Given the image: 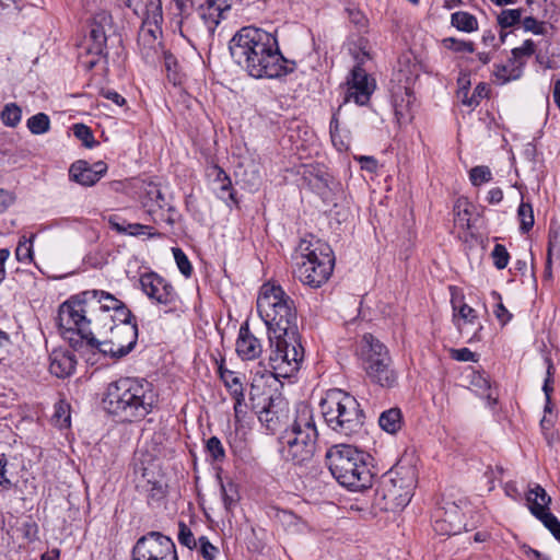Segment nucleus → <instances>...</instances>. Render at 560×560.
I'll list each match as a JSON object with an SVG mask.
<instances>
[{"label": "nucleus", "instance_id": "obj_40", "mask_svg": "<svg viewBox=\"0 0 560 560\" xmlns=\"http://www.w3.org/2000/svg\"><path fill=\"white\" fill-rule=\"evenodd\" d=\"M206 451L214 462H223L225 458V450L222 442L217 436H211L207 440Z\"/></svg>", "mask_w": 560, "mask_h": 560}, {"label": "nucleus", "instance_id": "obj_35", "mask_svg": "<svg viewBox=\"0 0 560 560\" xmlns=\"http://www.w3.org/2000/svg\"><path fill=\"white\" fill-rule=\"evenodd\" d=\"M220 486L224 508L231 510L238 501L237 486L233 481L224 483L222 480Z\"/></svg>", "mask_w": 560, "mask_h": 560}, {"label": "nucleus", "instance_id": "obj_63", "mask_svg": "<svg viewBox=\"0 0 560 560\" xmlns=\"http://www.w3.org/2000/svg\"><path fill=\"white\" fill-rule=\"evenodd\" d=\"M503 199V191L501 188L495 187L488 191L487 201L491 205H497Z\"/></svg>", "mask_w": 560, "mask_h": 560}, {"label": "nucleus", "instance_id": "obj_29", "mask_svg": "<svg viewBox=\"0 0 560 560\" xmlns=\"http://www.w3.org/2000/svg\"><path fill=\"white\" fill-rule=\"evenodd\" d=\"M26 125L33 135H44L50 129V119L45 113H38L30 117Z\"/></svg>", "mask_w": 560, "mask_h": 560}, {"label": "nucleus", "instance_id": "obj_6", "mask_svg": "<svg viewBox=\"0 0 560 560\" xmlns=\"http://www.w3.org/2000/svg\"><path fill=\"white\" fill-rule=\"evenodd\" d=\"M318 433L312 410L302 406L292 424L282 433L280 454L283 460L303 466L312 460Z\"/></svg>", "mask_w": 560, "mask_h": 560}, {"label": "nucleus", "instance_id": "obj_47", "mask_svg": "<svg viewBox=\"0 0 560 560\" xmlns=\"http://www.w3.org/2000/svg\"><path fill=\"white\" fill-rule=\"evenodd\" d=\"M197 548L198 552L206 560H214L219 552L218 548L213 546L206 536L199 537Z\"/></svg>", "mask_w": 560, "mask_h": 560}, {"label": "nucleus", "instance_id": "obj_56", "mask_svg": "<svg viewBox=\"0 0 560 560\" xmlns=\"http://www.w3.org/2000/svg\"><path fill=\"white\" fill-rule=\"evenodd\" d=\"M55 418L60 421V425L68 427L70 425V415L67 413V408L63 405L56 406Z\"/></svg>", "mask_w": 560, "mask_h": 560}, {"label": "nucleus", "instance_id": "obj_27", "mask_svg": "<svg viewBox=\"0 0 560 560\" xmlns=\"http://www.w3.org/2000/svg\"><path fill=\"white\" fill-rule=\"evenodd\" d=\"M524 62H520V66L510 65H495L493 75L500 84H505L512 80H517L522 75V67Z\"/></svg>", "mask_w": 560, "mask_h": 560}, {"label": "nucleus", "instance_id": "obj_51", "mask_svg": "<svg viewBox=\"0 0 560 560\" xmlns=\"http://www.w3.org/2000/svg\"><path fill=\"white\" fill-rule=\"evenodd\" d=\"M8 465V459L5 457L4 454H0V486L3 488V489H11L13 483L11 482V480L9 478H7L5 474H7V467Z\"/></svg>", "mask_w": 560, "mask_h": 560}, {"label": "nucleus", "instance_id": "obj_46", "mask_svg": "<svg viewBox=\"0 0 560 560\" xmlns=\"http://www.w3.org/2000/svg\"><path fill=\"white\" fill-rule=\"evenodd\" d=\"M455 222L462 228H470V212L467 209V202L458 200L454 207Z\"/></svg>", "mask_w": 560, "mask_h": 560}, {"label": "nucleus", "instance_id": "obj_34", "mask_svg": "<svg viewBox=\"0 0 560 560\" xmlns=\"http://www.w3.org/2000/svg\"><path fill=\"white\" fill-rule=\"evenodd\" d=\"M471 385L476 388L477 393L487 398L490 404H495V398L492 397L491 386L489 380L481 373H474Z\"/></svg>", "mask_w": 560, "mask_h": 560}, {"label": "nucleus", "instance_id": "obj_45", "mask_svg": "<svg viewBox=\"0 0 560 560\" xmlns=\"http://www.w3.org/2000/svg\"><path fill=\"white\" fill-rule=\"evenodd\" d=\"M178 529L179 544L187 547L190 550L197 548L198 540H196L192 532L184 522H179Z\"/></svg>", "mask_w": 560, "mask_h": 560}, {"label": "nucleus", "instance_id": "obj_4", "mask_svg": "<svg viewBox=\"0 0 560 560\" xmlns=\"http://www.w3.org/2000/svg\"><path fill=\"white\" fill-rule=\"evenodd\" d=\"M158 401L153 384L138 377H120L109 383L102 399L106 412L130 423L144 419Z\"/></svg>", "mask_w": 560, "mask_h": 560}, {"label": "nucleus", "instance_id": "obj_60", "mask_svg": "<svg viewBox=\"0 0 560 560\" xmlns=\"http://www.w3.org/2000/svg\"><path fill=\"white\" fill-rule=\"evenodd\" d=\"M144 229H148V225H143L140 223H127V228H125L124 234L138 236L144 233Z\"/></svg>", "mask_w": 560, "mask_h": 560}, {"label": "nucleus", "instance_id": "obj_33", "mask_svg": "<svg viewBox=\"0 0 560 560\" xmlns=\"http://www.w3.org/2000/svg\"><path fill=\"white\" fill-rule=\"evenodd\" d=\"M90 39L92 45L89 48H93L95 55L103 56L105 54L107 37L101 25H95L90 31Z\"/></svg>", "mask_w": 560, "mask_h": 560}, {"label": "nucleus", "instance_id": "obj_28", "mask_svg": "<svg viewBox=\"0 0 560 560\" xmlns=\"http://www.w3.org/2000/svg\"><path fill=\"white\" fill-rule=\"evenodd\" d=\"M533 515L538 518L546 528L552 534V536L560 541V522L559 520L548 511H541L540 508H535Z\"/></svg>", "mask_w": 560, "mask_h": 560}, {"label": "nucleus", "instance_id": "obj_5", "mask_svg": "<svg viewBox=\"0 0 560 560\" xmlns=\"http://www.w3.org/2000/svg\"><path fill=\"white\" fill-rule=\"evenodd\" d=\"M328 468L345 488L362 491L372 486L373 474L365 462V454L349 444L332 445L326 453Z\"/></svg>", "mask_w": 560, "mask_h": 560}, {"label": "nucleus", "instance_id": "obj_10", "mask_svg": "<svg viewBox=\"0 0 560 560\" xmlns=\"http://www.w3.org/2000/svg\"><path fill=\"white\" fill-rule=\"evenodd\" d=\"M131 560H178V556L171 537L152 530L137 539Z\"/></svg>", "mask_w": 560, "mask_h": 560}, {"label": "nucleus", "instance_id": "obj_18", "mask_svg": "<svg viewBox=\"0 0 560 560\" xmlns=\"http://www.w3.org/2000/svg\"><path fill=\"white\" fill-rule=\"evenodd\" d=\"M267 402L261 410L258 411V419L266 427L267 430L275 432L282 417V405L284 401L280 397H268L265 399Z\"/></svg>", "mask_w": 560, "mask_h": 560}, {"label": "nucleus", "instance_id": "obj_36", "mask_svg": "<svg viewBox=\"0 0 560 560\" xmlns=\"http://www.w3.org/2000/svg\"><path fill=\"white\" fill-rule=\"evenodd\" d=\"M522 13V9L502 10L498 15V24L501 26V28L512 27L521 22Z\"/></svg>", "mask_w": 560, "mask_h": 560}, {"label": "nucleus", "instance_id": "obj_44", "mask_svg": "<svg viewBox=\"0 0 560 560\" xmlns=\"http://www.w3.org/2000/svg\"><path fill=\"white\" fill-rule=\"evenodd\" d=\"M491 257L493 260V265L497 269L502 270L504 269L510 260V254L504 245L502 244H495Z\"/></svg>", "mask_w": 560, "mask_h": 560}, {"label": "nucleus", "instance_id": "obj_59", "mask_svg": "<svg viewBox=\"0 0 560 560\" xmlns=\"http://www.w3.org/2000/svg\"><path fill=\"white\" fill-rule=\"evenodd\" d=\"M200 20L202 23V26L205 27V32L208 37L212 36L214 33L215 26L218 25V21L214 19H208L206 14L200 15Z\"/></svg>", "mask_w": 560, "mask_h": 560}, {"label": "nucleus", "instance_id": "obj_37", "mask_svg": "<svg viewBox=\"0 0 560 560\" xmlns=\"http://www.w3.org/2000/svg\"><path fill=\"white\" fill-rule=\"evenodd\" d=\"M73 135L78 138L82 144L86 148H93L98 142L94 139L93 132L90 127L84 124H74L72 127Z\"/></svg>", "mask_w": 560, "mask_h": 560}, {"label": "nucleus", "instance_id": "obj_62", "mask_svg": "<svg viewBox=\"0 0 560 560\" xmlns=\"http://www.w3.org/2000/svg\"><path fill=\"white\" fill-rule=\"evenodd\" d=\"M468 93H469V90L467 86L459 89L458 94L463 96L462 103L469 107L478 106V100H476V97L468 96Z\"/></svg>", "mask_w": 560, "mask_h": 560}, {"label": "nucleus", "instance_id": "obj_20", "mask_svg": "<svg viewBox=\"0 0 560 560\" xmlns=\"http://www.w3.org/2000/svg\"><path fill=\"white\" fill-rule=\"evenodd\" d=\"M138 47L142 56V59L148 63L155 62L163 51L161 40H155L154 38L145 37V35L138 36Z\"/></svg>", "mask_w": 560, "mask_h": 560}, {"label": "nucleus", "instance_id": "obj_58", "mask_svg": "<svg viewBox=\"0 0 560 560\" xmlns=\"http://www.w3.org/2000/svg\"><path fill=\"white\" fill-rule=\"evenodd\" d=\"M101 93L105 98L114 102L118 106H122L126 103L125 98L114 90H102Z\"/></svg>", "mask_w": 560, "mask_h": 560}, {"label": "nucleus", "instance_id": "obj_1", "mask_svg": "<svg viewBox=\"0 0 560 560\" xmlns=\"http://www.w3.org/2000/svg\"><path fill=\"white\" fill-rule=\"evenodd\" d=\"M62 338L80 355L100 352L121 359L138 340V325L127 305L103 290H86L59 306Z\"/></svg>", "mask_w": 560, "mask_h": 560}, {"label": "nucleus", "instance_id": "obj_52", "mask_svg": "<svg viewBox=\"0 0 560 560\" xmlns=\"http://www.w3.org/2000/svg\"><path fill=\"white\" fill-rule=\"evenodd\" d=\"M89 56H90V58H84L83 56L80 57V63L86 70L93 69L98 63V61L102 57V56L95 55L93 48H88V57Z\"/></svg>", "mask_w": 560, "mask_h": 560}, {"label": "nucleus", "instance_id": "obj_32", "mask_svg": "<svg viewBox=\"0 0 560 560\" xmlns=\"http://www.w3.org/2000/svg\"><path fill=\"white\" fill-rule=\"evenodd\" d=\"M433 529L436 534L447 535V536L460 534L463 530L458 526L455 527V525H453V523L451 521L442 517V513H440L438 511H435V513H434Z\"/></svg>", "mask_w": 560, "mask_h": 560}, {"label": "nucleus", "instance_id": "obj_41", "mask_svg": "<svg viewBox=\"0 0 560 560\" xmlns=\"http://www.w3.org/2000/svg\"><path fill=\"white\" fill-rule=\"evenodd\" d=\"M535 52V44L532 39H526L521 47L513 48L511 54L512 57L509 59V62L516 66H520L521 59L523 57H530Z\"/></svg>", "mask_w": 560, "mask_h": 560}, {"label": "nucleus", "instance_id": "obj_57", "mask_svg": "<svg viewBox=\"0 0 560 560\" xmlns=\"http://www.w3.org/2000/svg\"><path fill=\"white\" fill-rule=\"evenodd\" d=\"M108 223L113 230L117 233L124 234L125 228H127V222L121 220L118 215H110L108 219Z\"/></svg>", "mask_w": 560, "mask_h": 560}, {"label": "nucleus", "instance_id": "obj_14", "mask_svg": "<svg viewBox=\"0 0 560 560\" xmlns=\"http://www.w3.org/2000/svg\"><path fill=\"white\" fill-rule=\"evenodd\" d=\"M71 349H73L71 347ZM74 350L66 348H55L49 353V372L58 378L70 377L77 369V358Z\"/></svg>", "mask_w": 560, "mask_h": 560}, {"label": "nucleus", "instance_id": "obj_13", "mask_svg": "<svg viewBox=\"0 0 560 560\" xmlns=\"http://www.w3.org/2000/svg\"><path fill=\"white\" fill-rule=\"evenodd\" d=\"M107 172V164L103 161L90 164L86 161L79 160L74 162L69 170L71 180L82 186L95 185Z\"/></svg>", "mask_w": 560, "mask_h": 560}, {"label": "nucleus", "instance_id": "obj_16", "mask_svg": "<svg viewBox=\"0 0 560 560\" xmlns=\"http://www.w3.org/2000/svg\"><path fill=\"white\" fill-rule=\"evenodd\" d=\"M236 352L243 360H255L262 352L260 340L254 336L247 323L240 327L236 339Z\"/></svg>", "mask_w": 560, "mask_h": 560}, {"label": "nucleus", "instance_id": "obj_26", "mask_svg": "<svg viewBox=\"0 0 560 560\" xmlns=\"http://www.w3.org/2000/svg\"><path fill=\"white\" fill-rule=\"evenodd\" d=\"M451 24L458 31L465 33H471L478 30V21L476 16L465 11L452 13Z\"/></svg>", "mask_w": 560, "mask_h": 560}, {"label": "nucleus", "instance_id": "obj_54", "mask_svg": "<svg viewBox=\"0 0 560 560\" xmlns=\"http://www.w3.org/2000/svg\"><path fill=\"white\" fill-rule=\"evenodd\" d=\"M147 196L158 208L162 209L164 207V196L156 186H152Z\"/></svg>", "mask_w": 560, "mask_h": 560}, {"label": "nucleus", "instance_id": "obj_30", "mask_svg": "<svg viewBox=\"0 0 560 560\" xmlns=\"http://www.w3.org/2000/svg\"><path fill=\"white\" fill-rule=\"evenodd\" d=\"M0 118L5 126L16 127L22 118V109L15 103H9L1 110Z\"/></svg>", "mask_w": 560, "mask_h": 560}, {"label": "nucleus", "instance_id": "obj_53", "mask_svg": "<svg viewBox=\"0 0 560 560\" xmlns=\"http://www.w3.org/2000/svg\"><path fill=\"white\" fill-rule=\"evenodd\" d=\"M341 107L342 105H340L338 107V109L332 114V117L330 119V124H329V131H330V137H331V140H332V143L337 147V136H338V130H339V119H338V116L341 112Z\"/></svg>", "mask_w": 560, "mask_h": 560}, {"label": "nucleus", "instance_id": "obj_9", "mask_svg": "<svg viewBox=\"0 0 560 560\" xmlns=\"http://www.w3.org/2000/svg\"><path fill=\"white\" fill-rule=\"evenodd\" d=\"M362 366L369 378L385 388L397 384L398 375L392 366V358L385 345L371 334L361 341Z\"/></svg>", "mask_w": 560, "mask_h": 560}, {"label": "nucleus", "instance_id": "obj_15", "mask_svg": "<svg viewBox=\"0 0 560 560\" xmlns=\"http://www.w3.org/2000/svg\"><path fill=\"white\" fill-rule=\"evenodd\" d=\"M163 23V12L161 0H147L145 18L139 31V35L160 40L159 36L162 35L161 25Z\"/></svg>", "mask_w": 560, "mask_h": 560}, {"label": "nucleus", "instance_id": "obj_64", "mask_svg": "<svg viewBox=\"0 0 560 560\" xmlns=\"http://www.w3.org/2000/svg\"><path fill=\"white\" fill-rule=\"evenodd\" d=\"M358 160L361 163L362 168H365L370 172L375 171L377 167V162L373 156L362 155Z\"/></svg>", "mask_w": 560, "mask_h": 560}, {"label": "nucleus", "instance_id": "obj_22", "mask_svg": "<svg viewBox=\"0 0 560 560\" xmlns=\"http://www.w3.org/2000/svg\"><path fill=\"white\" fill-rule=\"evenodd\" d=\"M224 360H221V363L218 366V373L225 387L230 392L231 396H242L244 394L243 382L240 376L235 374V372L226 369L223 364Z\"/></svg>", "mask_w": 560, "mask_h": 560}, {"label": "nucleus", "instance_id": "obj_24", "mask_svg": "<svg viewBox=\"0 0 560 560\" xmlns=\"http://www.w3.org/2000/svg\"><path fill=\"white\" fill-rule=\"evenodd\" d=\"M465 501L459 500L458 502L445 501L442 506H440L436 511L442 513V517L448 520L455 525V527H460L465 529L466 524L464 523V514L462 512V504Z\"/></svg>", "mask_w": 560, "mask_h": 560}, {"label": "nucleus", "instance_id": "obj_55", "mask_svg": "<svg viewBox=\"0 0 560 560\" xmlns=\"http://www.w3.org/2000/svg\"><path fill=\"white\" fill-rule=\"evenodd\" d=\"M494 314H495V317L498 318V320L502 325H505L512 318V314L506 310V307L503 305L502 302H499L497 304V308L494 310Z\"/></svg>", "mask_w": 560, "mask_h": 560}, {"label": "nucleus", "instance_id": "obj_11", "mask_svg": "<svg viewBox=\"0 0 560 560\" xmlns=\"http://www.w3.org/2000/svg\"><path fill=\"white\" fill-rule=\"evenodd\" d=\"M140 284L145 295L158 304L172 310L177 302L174 287L158 273L150 272L140 277Z\"/></svg>", "mask_w": 560, "mask_h": 560}, {"label": "nucleus", "instance_id": "obj_39", "mask_svg": "<svg viewBox=\"0 0 560 560\" xmlns=\"http://www.w3.org/2000/svg\"><path fill=\"white\" fill-rule=\"evenodd\" d=\"M469 179L474 186L489 183L492 180L491 170L486 165L475 166L469 171Z\"/></svg>", "mask_w": 560, "mask_h": 560}, {"label": "nucleus", "instance_id": "obj_23", "mask_svg": "<svg viewBox=\"0 0 560 560\" xmlns=\"http://www.w3.org/2000/svg\"><path fill=\"white\" fill-rule=\"evenodd\" d=\"M380 427L387 433L398 432L402 425V413L397 407L383 411L378 418Z\"/></svg>", "mask_w": 560, "mask_h": 560}, {"label": "nucleus", "instance_id": "obj_8", "mask_svg": "<svg viewBox=\"0 0 560 560\" xmlns=\"http://www.w3.org/2000/svg\"><path fill=\"white\" fill-rule=\"evenodd\" d=\"M296 257V267L294 276L310 288L322 287L331 276L335 257L330 246L316 240L314 243L310 240H301Z\"/></svg>", "mask_w": 560, "mask_h": 560}, {"label": "nucleus", "instance_id": "obj_48", "mask_svg": "<svg viewBox=\"0 0 560 560\" xmlns=\"http://www.w3.org/2000/svg\"><path fill=\"white\" fill-rule=\"evenodd\" d=\"M451 358L459 362H477L478 355L468 348L451 349Z\"/></svg>", "mask_w": 560, "mask_h": 560}, {"label": "nucleus", "instance_id": "obj_7", "mask_svg": "<svg viewBox=\"0 0 560 560\" xmlns=\"http://www.w3.org/2000/svg\"><path fill=\"white\" fill-rule=\"evenodd\" d=\"M319 406L325 423L331 431L343 436L361 431L365 417L354 396L338 388L330 389Z\"/></svg>", "mask_w": 560, "mask_h": 560}, {"label": "nucleus", "instance_id": "obj_3", "mask_svg": "<svg viewBox=\"0 0 560 560\" xmlns=\"http://www.w3.org/2000/svg\"><path fill=\"white\" fill-rule=\"evenodd\" d=\"M229 49L233 60L255 79H277L295 69V62L281 54L277 38L258 27H242Z\"/></svg>", "mask_w": 560, "mask_h": 560}, {"label": "nucleus", "instance_id": "obj_43", "mask_svg": "<svg viewBox=\"0 0 560 560\" xmlns=\"http://www.w3.org/2000/svg\"><path fill=\"white\" fill-rule=\"evenodd\" d=\"M174 259L179 271L186 277H190L192 273V266L187 257V255L179 247L172 248Z\"/></svg>", "mask_w": 560, "mask_h": 560}, {"label": "nucleus", "instance_id": "obj_12", "mask_svg": "<svg viewBox=\"0 0 560 560\" xmlns=\"http://www.w3.org/2000/svg\"><path fill=\"white\" fill-rule=\"evenodd\" d=\"M348 90L343 104L353 100L358 105H365L373 92V85L369 83V75L361 66H355L347 80Z\"/></svg>", "mask_w": 560, "mask_h": 560}, {"label": "nucleus", "instance_id": "obj_31", "mask_svg": "<svg viewBox=\"0 0 560 560\" xmlns=\"http://www.w3.org/2000/svg\"><path fill=\"white\" fill-rule=\"evenodd\" d=\"M517 217L521 222V225H520L521 232L522 233L529 232L535 222L532 205L528 202L522 201L517 209Z\"/></svg>", "mask_w": 560, "mask_h": 560}, {"label": "nucleus", "instance_id": "obj_2", "mask_svg": "<svg viewBox=\"0 0 560 560\" xmlns=\"http://www.w3.org/2000/svg\"><path fill=\"white\" fill-rule=\"evenodd\" d=\"M257 310L268 328L270 366L276 377H290L304 358L294 301L280 285L267 283L260 289Z\"/></svg>", "mask_w": 560, "mask_h": 560}, {"label": "nucleus", "instance_id": "obj_25", "mask_svg": "<svg viewBox=\"0 0 560 560\" xmlns=\"http://www.w3.org/2000/svg\"><path fill=\"white\" fill-rule=\"evenodd\" d=\"M529 511L533 514V509L540 508L541 511H548L551 503V498L540 485H535L526 494Z\"/></svg>", "mask_w": 560, "mask_h": 560}, {"label": "nucleus", "instance_id": "obj_21", "mask_svg": "<svg viewBox=\"0 0 560 560\" xmlns=\"http://www.w3.org/2000/svg\"><path fill=\"white\" fill-rule=\"evenodd\" d=\"M451 302L454 311L453 322L457 326L458 330H462L460 320L465 324H474L477 320V312L471 306L458 301L456 298H453Z\"/></svg>", "mask_w": 560, "mask_h": 560}, {"label": "nucleus", "instance_id": "obj_17", "mask_svg": "<svg viewBox=\"0 0 560 560\" xmlns=\"http://www.w3.org/2000/svg\"><path fill=\"white\" fill-rule=\"evenodd\" d=\"M208 175L213 177V191L219 199L223 200L224 202L230 201L233 205L238 203V200L235 197L236 191L232 186L231 178L224 170L218 165H213L209 170Z\"/></svg>", "mask_w": 560, "mask_h": 560}, {"label": "nucleus", "instance_id": "obj_38", "mask_svg": "<svg viewBox=\"0 0 560 560\" xmlns=\"http://www.w3.org/2000/svg\"><path fill=\"white\" fill-rule=\"evenodd\" d=\"M34 237L35 235H32L31 238L22 236L19 241L18 247L15 249V257L19 261L26 262L32 260Z\"/></svg>", "mask_w": 560, "mask_h": 560}, {"label": "nucleus", "instance_id": "obj_42", "mask_svg": "<svg viewBox=\"0 0 560 560\" xmlns=\"http://www.w3.org/2000/svg\"><path fill=\"white\" fill-rule=\"evenodd\" d=\"M443 46L454 52H474L475 46L472 42L457 39L455 37H446L442 40Z\"/></svg>", "mask_w": 560, "mask_h": 560}, {"label": "nucleus", "instance_id": "obj_49", "mask_svg": "<svg viewBox=\"0 0 560 560\" xmlns=\"http://www.w3.org/2000/svg\"><path fill=\"white\" fill-rule=\"evenodd\" d=\"M523 28L526 32H532L535 35H545L546 34V27L544 22L537 21L533 16H526L523 22Z\"/></svg>", "mask_w": 560, "mask_h": 560}, {"label": "nucleus", "instance_id": "obj_50", "mask_svg": "<svg viewBox=\"0 0 560 560\" xmlns=\"http://www.w3.org/2000/svg\"><path fill=\"white\" fill-rule=\"evenodd\" d=\"M545 363L547 365V375H546V378L544 381L542 392L544 393L553 392L552 384H553L555 366H553V363H552V361H551V359L549 357L545 358Z\"/></svg>", "mask_w": 560, "mask_h": 560}, {"label": "nucleus", "instance_id": "obj_19", "mask_svg": "<svg viewBox=\"0 0 560 560\" xmlns=\"http://www.w3.org/2000/svg\"><path fill=\"white\" fill-rule=\"evenodd\" d=\"M409 472L410 476L407 478V482L402 477L390 478L389 480L393 489L388 490V494L394 499H400V503L410 501L411 491L415 483V474L412 469H410Z\"/></svg>", "mask_w": 560, "mask_h": 560}, {"label": "nucleus", "instance_id": "obj_61", "mask_svg": "<svg viewBox=\"0 0 560 560\" xmlns=\"http://www.w3.org/2000/svg\"><path fill=\"white\" fill-rule=\"evenodd\" d=\"M235 400L234 402V412H235V417L236 418H240L241 416L245 415V409H246V405H245V395L242 394V396H232Z\"/></svg>", "mask_w": 560, "mask_h": 560}]
</instances>
